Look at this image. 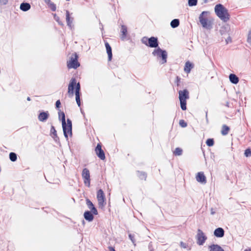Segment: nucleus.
I'll return each instance as SVG.
<instances>
[{
    "mask_svg": "<svg viewBox=\"0 0 251 251\" xmlns=\"http://www.w3.org/2000/svg\"><path fill=\"white\" fill-rule=\"evenodd\" d=\"M50 133L52 134H53V135L55 136V137H56L57 136V134H56V131L54 128V126H52L51 127V129H50Z\"/></svg>",
    "mask_w": 251,
    "mask_h": 251,
    "instance_id": "32",
    "label": "nucleus"
},
{
    "mask_svg": "<svg viewBox=\"0 0 251 251\" xmlns=\"http://www.w3.org/2000/svg\"><path fill=\"white\" fill-rule=\"evenodd\" d=\"M105 45L106 52L108 56V61H110L111 60L112 57V49L108 43H106Z\"/></svg>",
    "mask_w": 251,
    "mask_h": 251,
    "instance_id": "19",
    "label": "nucleus"
},
{
    "mask_svg": "<svg viewBox=\"0 0 251 251\" xmlns=\"http://www.w3.org/2000/svg\"><path fill=\"white\" fill-rule=\"evenodd\" d=\"M197 0H188V4L190 6L196 5Z\"/></svg>",
    "mask_w": 251,
    "mask_h": 251,
    "instance_id": "28",
    "label": "nucleus"
},
{
    "mask_svg": "<svg viewBox=\"0 0 251 251\" xmlns=\"http://www.w3.org/2000/svg\"><path fill=\"white\" fill-rule=\"evenodd\" d=\"M129 238H130V240L131 241V242L133 243V244L135 245V240H134V237L133 235H132L131 234H129Z\"/></svg>",
    "mask_w": 251,
    "mask_h": 251,
    "instance_id": "36",
    "label": "nucleus"
},
{
    "mask_svg": "<svg viewBox=\"0 0 251 251\" xmlns=\"http://www.w3.org/2000/svg\"><path fill=\"white\" fill-rule=\"evenodd\" d=\"M9 158L12 161H15L17 160V155L14 152H11L9 154Z\"/></svg>",
    "mask_w": 251,
    "mask_h": 251,
    "instance_id": "27",
    "label": "nucleus"
},
{
    "mask_svg": "<svg viewBox=\"0 0 251 251\" xmlns=\"http://www.w3.org/2000/svg\"><path fill=\"white\" fill-rule=\"evenodd\" d=\"M196 179L197 182L202 184H205L206 183V176L202 172H198L196 175Z\"/></svg>",
    "mask_w": 251,
    "mask_h": 251,
    "instance_id": "12",
    "label": "nucleus"
},
{
    "mask_svg": "<svg viewBox=\"0 0 251 251\" xmlns=\"http://www.w3.org/2000/svg\"><path fill=\"white\" fill-rule=\"evenodd\" d=\"M214 10L217 16L222 20L226 22L229 19L227 10L223 5L221 4L216 5Z\"/></svg>",
    "mask_w": 251,
    "mask_h": 251,
    "instance_id": "4",
    "label": "nucleus"
},
{
    "mask_svg": "<svg viewBox=\"0 0 251 251\" xmlns=\"http://www.w3.org/2000/svg\"><path fill=\"white\" fill-rule=\"evenodd\" d=\"M179 125L182 127H185L187 126V124L183 120H180L179 121Z\"/></svg>",
    "mask_w": 251,
    "mask_h": 251,
    "instance_id": "34",
    "label": "nucleus"
},
{
    "mask_svg": "<svg viewBox=\"0 0 251 251\" xmlns=\"http://www.w3.org/2000/svg\"><path fill=\"white\" fill-rule=\"evenodd\" d=\"M196 243L199 246H202L207 239L206 234L201 229H198L196 235Z\"/></svg>",
    "mask_w": 251,
    "mask_h": 251,
    "instance_id": "7",
    "label": "nucleus"
},
{
    "mask_svg": "<svg viewBox=\"0 0 251 251\" xmlns=\"http://www.w3.org/2000/svg\"><path fill=\"white\" fill-rule=\"evenodd\" d=\"M229 130V128L226 125H224L222 126V129L221 130V133L223 135H226L227 134Z\"/></svg>",
    "mask_w": 251,
    "mask_h": 251,
    "instance_id": "25",
    "label": "nucleus"
},
{
    "mask_svg": "<svg viewBox=\"0 0 251 251\" xmlns=\"http://www.w3.org/2000/svg\"><path fill=\"white\" fill-rule=\"evenodd\" d=\"M229 78L231 82L233 84H237L239 81L238 77L234 74H230Z\"/></svg>",
    "mask_w": 251,
    "mask_h": 251,
    "instance_id": "23",
    "label": "nucleus"
},
{
    "mask_svg": "<svg viewBox=\"0 0 251 251\" xmlns=\"http://www.w3.org/2000/svg\"><path fill=\"white\" fill-rule=\"evenodd\" d=\"M243 2L246 5H249L251 4V0H243Z\"/></svg>",
    "mask_w": 251,
    "mask_h": 251,
    "instance_id": "35",
    "label": "nucleus"
},
{
    "mask_svg": "<svg viewBox=\"0 0 251 251\" xmlns=\"http://www.w3.org/2000/svg\"><path fill=\"white\" fill-rule=\"evenodd\" d=\"M189 98V93L187 90H184L179 91V99L180 106L183 110L186 109V100Z\"/></svg>",
    "mask_w": 251,
    "mask_h": 251,
    "instance_id": "6",
    "label": "nucleus"
},
{
    "mask_svg": "<svg viewBox=\"0 0 251 251\" xmlns=\"http://www.w3.org/2000/svg\"><path fill=\"white\" fill-rule=\"evenodd\" d=\"M224 230L221 227H218L214 231V235L217 238H222L224 236Z\"/></svg>",
    "mask_w": 251,
    "mask_h": 251,
    "instance_id": "15",
    "label": "nucleus"
},
{
    "mask_svg": "<svg viewBox=\"0 0 251 251\" xmlns=\"http://www.w3.org/2000/svg\"><path fill=\"white\" fill-rule=\"evenodd\" d=\"M73 18L70 17V13L68 11H66V21L67 25L71 27L73 25Z\"/></svg>",
    "mask_w": 251,
    "mask_h": 251,
    "instance_id": "21",
    "label": "nucleus"
},
{
    "mask_svg": "<svg viewBox=\"0 0 251 251\" xmlns=\"http://www.w3.org/2000/svg\"><path fill=\"white\" fill-rule=\"evenodd\" d=\"M60 104H61V102H60V100H57L56 102V103H55L56 107L57 108H58L60 106Z\"/></svg>",
    "mask_w": 251,
    "mask_h": 251,
    "instance_id": "38",
    "label": "nucleus"
},
{
    "mask_svg": "<svg viewBox=\"0 0 251 251\" xmlns=\"http://www.w3.org/2000/svg\"><path fill=\"white\" fill-rule=\"evenodd\" d=\"M86 204L88 207V208L90 210V211H91L94 215H97L98 214V211L96 208L95 207L94 204L93 203L88 199H86Z\"/></svg>",
    "mask_w": 251,
    "mask_h": 251,
    "instance_id": "14",
    "label": "nucleus"
},
{
    "mask_svg": "<svg viewBox=\"0 0 251 251\" xmlns=\"http://www.w3.org/2000/svg\"><path fill=\"white\" fill-rule=\"evenodd\" d=\"M199 21L202 26L206 29H210L212 27L213 20L209 17V12L203 11L200 15Z\"/></svg>",
    "mask_w": 251,
    "mask_h": 251,
    "instance_id": "3",
    "label": "nucleus"
},
{
    "mask_svg": "<svg viewBox=\"0 0 251 251\" xmlns=\"http://www.w3.org/2000/svg\"><path fill=\"white\" fill-rule=\"evenodd\" d=\"M94 215L91 211H86L84 213V219L89 222H92L94 219Z\"/></svg>",
    "mask_w": 251,
    "mask_h": 251,
    "instance_id": "16",
    "label": "nucleus"
},
{
    "mask_svg": "<svg viewBox=\"0 0 251 251\" xmlns=\"http://www.w3.org/2000/svg\"><path fill=\"white\" fill-rule=\"evenodd\" d=\"M82 176L85 185L89 187L90 184V173L87 169L85 168L83 170L82 172Z\"/></svg>",
    "mask_w": 251,
    "mask_h": 251,
    "instance_id": "11",
    "label": "nucleus"
},
{
    "mask_svg": "<svg viewBox=\"0 0 251 251\" xmlns=\"http://www.w3.org/2000/svg\"><path fill=\"white\" fill-rule=\"evenodd\" d=\"M193 67V64L190 62L188 61L185 63L184 70L186 73H189Z\"/></svg>",
    "mask_w": 251,
    "mask_h": 251,
    "instance_id": "20",
    "label": "nucleus"
},
{
    "mask_svg": "<svg viewBox=\"0 0 251 251\" xmlns=\"http://www.w3.org/2000/svg\"><path fill=\"white\" fill-rule=\"evenodd\" d=\"M142 42L151 48H156L158 46L157 39L154 37L148 38L147 37H144L142 38Z\"/></svg>",
    "mask_w": 251,
    "mask_h": 251,
    "instance_id": "9",
    "label": "nucleus"
},
{
    "mask_svg": "<svg viewBox=\"0 0 251 251\" xmlns=\"http://www.w3.org/2000/svg\"><path fill=\"white\" fill-rule=\"evenodd\" d=\"M95 151L99 157H100L101 160H104L105 159L104 153L102 150L100 144L97 145Z\"/></svg>",
    "mask_w": 251,
    "mask_h": 251,
    "instance_id": "13",
    "label": "nucleus"
},
{
    "mask_svg": "<svg viewBox=\"0 0 251 251\" xmlns=\"http://www.w3.org/2000/svg\"><path fill=\"white\" fill-rule=\"evenodd\" d=\"M48 112H42L38 116V120L41 122H45L49 118Z\"/></svg>",
    "mask_w": 251,
    "mask_h": 251,
    "instance_id": "18",
    "label": "nucleus"
},
{
    "mask_svg": "<svg viewBox=\"0 0 251 251\" xmlns=\"http://www.w3.org/2000/svg\"><path fill=\"white\" fill-rule=\"evenodd\" d=\"M244 251H250V250L246 249V250H244Z\"/></svg>",
    "mask_w": 251,
    "mask_h": 251,
    "instance_id": "42",
    "label": "nucleus"
},
{
    "mask_svg": "<svg viewBox=\"0 0 251 251\" xmlns=\"http://www.w3.org/2000/svg\"><path fill=\"white\" fill-rule=\"evenodd\" d=\"M179 22L178 19H174L171 23V25L173 28H176L179 25Z\"/></svg>",
    "mask_w": 251,
    "mask_h": 251,
    "instance_id": "26",
    "label": "nucleus"
},
{
    "mask_svg": "<svg viewBox=\"0 0 251 251\" xmlns=\"http://www.w3.org/2000/svg\"><path fill=\"white\" fill-rule=\"evenodd\" d=\"M77 55L75 53L72 54L67 62V66L69 68L76 69L80 65L77 61Z\"/></svg>",
    "mask_w": 251,
    "mask_h": 251,
    "instance_id": "8",
    "label": "nucleus"
},
{
    "mask_svg": "<svg viewBox=\"0 0 251 251\" xmlns=\"http://www.w3.org/2000/svg\"><path fill=\"white\" fill-rule=\"evenodd\" d=\"M152 54L154 56L157 57L158 59L160 60V63L164 64L166 62L167 54L166 51L157 48L154 50L152 52Z\"/></svg>",
    "mask_w": 251,
    "mask_h": 251,
    "instance_id": "5",
    "label": "nucleus"
},
{
    "mask_svg": "<svg viewBox=\"0 0 251 251\" xmlns=\"http://www.w3.org/2000/svg\"><path fill=\"white\" fill-rule=\"evenodd\" d=\"M121 32L122 33L121 38L124 40L126 39V33H127V29L126 27L122 25L121 27Z\"/></svg>",
    "mask_w": 251,
    "mask_h": 251,
    "instance_id": "22",
    "label": "nucleus"
},
{
    "mask_svg": "<svg viewBox=\"0 0 251 251\" xmlns=\"http://www.w3.org/2000/svg\"><path fill=\"white\" fill-rule=\"evenodd\" d=\"M209 251H224L223 249L219 245L212 244L208 246Z\"/></svg>",
    "mask_w": 251,
    "mask_h": 251,
    "instance_id": "17",
    "label": "nucleus"
},
{
    "mask_svg": "<svg viewBox=\"0 0 251 251\" xmlns=\"http://www.w3.org/2000/svg\"><path fill=\"white\" fill-rule=\"evenodd\" d=\"M248 38H251V31H250L248 34Z\"/></svg>",
    "mask_w": 251,
    "mask_h": 251,
    "instance_id": "40",
    "label": "nucleus"
},
{
    "mask_svg": "<svg viewBox=\"0 0 251 251\" xmlns=\"http://www.w3.org/2000/svg\"><path fill=\"white\" fill-rule=\"evenodd\" d=\"M206 144L208 146H212L214 144V141L212 139H208L206 141Z\"/></svg>",
    "mask_w": 251,
    "mask_h": 251,
    "instance_id": "30",
    "label": "nucleus"
},
{
    "mask_svg": "<svg viewBox=\"0 0 251 251\" xmlns=\"http://www.w3.org/2000/svg\"><path fill=\"white\" fill-rule=\"evenodd\" d=\"M110 251H115V250H114V249H113L112 248H110Z\"/></svg>",
    "mask_w": 251,
    "mask_h": 251,
    "instance_id": "41",
    "label": "nucleus"
},
{
    "mask_svg": "<svg viewBox=\"0 0 251 251\" xmlns=\"http://www.w3.org/2000/svg\"><path fill=\"white\" fill-rule=\"evenodd\" d=\"M245 155L246 157H249V156H251V151L250 149H248L246 150V151H245Z\"/></svg>",
    "mask_w": 251,
    "mask_h": 251,
    "instance_id": "31",
    "label": "nucleus"
},
{
    "mask_svg": "<svg viewBox=\"0 0 251 251\" xmlns=\"http://www.w3.org/2000/svg\"><path fill=\"white\" fill-rule=\"evenodd\" d=\"M214 212H211L212 214H214Z\"/></svg>",
    "mask_w": 251,
    "mask_h": 251,
    "instance_id": "43",
    "label": "nucleus"
},
{
    "mask_svg": "<svg viewBox=\"0 0 251 251\" xmlns=\"http://www.w3.org/2000/svg\"><path fill=\"white\" fill-rule=\"evenodd\" d=\"M30 8V5L27 3H22L20 5V9L24 11L28 10Z\"/></svg>",
    "mask_w": 251,
    "mask_h": 251,
    "instance_id": "24",
    "label": "nucleus"
},
{
    "mask_svg": "<svg viewBox=\"0 0 251 251\" xmlns=\"http://www.w3.org/2000/svg\"><path fill=\"white\" fill-rule=\"evenodd\" d=\"M49 6L50 7V8L52 10V11H55L56 10V6H55V5L52 2H51V3H50L49 5Z\"/></svg>",
    "mask_w": 251,
    "mask_h": 251,
    "instance_id": "33",
    "label": "nucleus"
},
{
    "mask_svg": "<svg viewBox=\"0 0 251 251\" xmlns=\"http://www.w3.org/2000/svg\"><path fill=\"white\" fill-rule=\"evenodd\" d=\"M207 0H204V2H206Z\"/></svg>",
    "mask_w": 251,
    "mask_h": 251,
    "instance_id": "44",
    "label": "nucleus"
},
{
    "mask_svg": "<svg viewBox=\"0 0 251 251\" xmlns=\"http://www.w3.org/2000/svg\"><path fill=\"white\" fill-rule=\"evenodd\" d=\"M59 119L62 123L63 133L66 139L68 140L69 137L72 136V124L71 121L68 119H65V115L63 112L59 111L58 112Z\"/></svg>",
    "mask_w": 251,
    "mask_h": 251,
    "instance_id": "1",
    "label": "nucleus"
},
{
    "mask_svg": "<svg viewBox=\"0 0 251 251\" xmlns=\"http://www.w3.org/2000/svg\"><path fill=\"white\" fill-rule=\"evenodd\" d=\"M8 2V0H0V4L1 5H5Z\"/></svg>",
    "mask_w": 251,
    "mask_h": 251,
    "instance_id": "37",
    "label": "nucleus"
},
{
    "mask_svg": "<svg viewBox=\"0 0 251 251\" xmlns=\"http://www.w3.org/2000/svg\"><path fill=\"white\" fill-rule=\"evenodd\" d=\"M182 150L180 148H176L174 151V153L177 155H180L181 154Z\"/></svg>",
    "mask_w": 251,
    "mask_h": 251,
    "instance_id": "29",
    "label": "nucleus"
},
{
    "mask_svg": "<svg viewBox=\"0 0 251 251\" xmlns=\"http://www.w3.org/2000/svg\"><path fill=\"white\" fill-rule=\"evenodd\" d=\"M97 199L100 207H103L106 204L105 198L103 191L100 189L97 192Z\"/></svg>",
    "mask_w": 251,
    "mask_h": 251,
    "instance_id": "10",
    "label": "nucleus"
},
{
    "mask_svg": "<svg viewBox=\"0 0 251 251\" xmlns=\"http://www.w3.org/2000/svg\"><path fill=\"white\" fill-rule=\"evenodd\" d=\"M80 89L79 83L76 82L75 79L72 78L68 85V94L70 97H72L75 92V100L78 106L80 105Z\"/></svg>",
    "mask_w": 251,
    "mask_h": 251,
    "instance_id": "2",
    "label": "nucleus"
},
{
    "mask_svg": "<svg viewBox=\"0 0 251 251\" xmlns=\"http://www.w3.org/2000/svg\"><path fill=\"white\" fill-rule=\"evenodd\" d=\"M46 3L48 4V5L51 3L50 0H44Z\"/></svg>",
    "mask_w": 251,
    "mask_h": 251,
    "instance_id": "39",
    "label": "nucleus"
}]
</instances>
